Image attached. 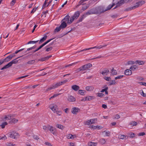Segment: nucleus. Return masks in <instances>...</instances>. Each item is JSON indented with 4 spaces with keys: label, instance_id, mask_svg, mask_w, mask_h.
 I'll use <instances>...</instances> for the list:
<instances>
[{
    "label": "nucleus",
    "instance_id": "obj_58",
    "mask_svg": "<svg viewBox=\"0 0 146 146\" xmlns=\"http://www.w3.org/2000/svg\"><path fill=\"white\" fill-rule=\"evenodd\" d=\"M36 47V46H34L32 47H30V48H28L27 49V51H29L31 50H32L33 49H35Z\"/></svg>",
    "mask_w": 146,
    "mask_h": 146
},
{
    "label": "nucleus",
    "instance_id": "obj_49",
    "mask_svg": "<svg viewBox=\"0 0 146 146\" xmlns=\"http://www.w3.org/2000/svg\"><path fill=\"white\" fill-rule=\"evenodd\" d=\"M100 141L101 143L103 144H104L106 142V141L104 138H102L100 140Z\"/></svg>",
    "mask_w": 146,
    "mask_h": 146
},
{
    "label": "nucleus",
    "instance_id": "obj_37",
    "mask_svg": "<svg viewBox=\"0 0 146 146\" xmlns=\"http://www.w3.org/2000/svg\"><path fill=\"white\" fill-rule=\"evenodd\" d=\"M137 124V123L134 121H131L129 124V125H131L132 126H136Z\"/></svg>",
    "mask_w": 146,
    "mask_h": 146
},
{
    "label": "nucleus",
    "instance_id": "obj_29",
    "mask_svg": "<svg viewBox=\"0 0 146 146\" xmlns=\"http://www.w3.org/2000/svg\"><path fill=\"white\" fill-rule=\"evenodd\" d=\"M50 127V125H49L47 126H44L43 127V129L45 131H47L48 130H49Z\"/></svg>",
    "mask_w": 146,
    "mask_h": 146
},
{
    "label": "nucleus",
    "instance_id": "obj_13",
    "mask_svg": "<svg viewBox=\"0 0 146 146\" xmlns=\"http://www.w3.org/2000/svg\"><path fill=\"white\" fill-rule=\"evenodd\" d=\"M80 111V109L76 107H74L72 108L71 112L74 114H76L78 112Z\"/></svg>",
    "mask_w": 146,
    "mask_h": 146
},
{
    "label": "nucleus",
    "instance_id": "obj_17",
    "mask_svg": "<svg viewBox=\"0 0 146 146\" xmlns=\"http://www.w3.org/2000/svg\"><path fill=\"white\" fill-rule=\"evenodd\" d=\"M145 3V1H141L137 2L136 5L135 6V8L138 7L139 6L142 5Z\"/></svg>",
    "mask_w": 146,
    "mask_h": 146
},
{
    "label": "nucleus",
    "instance_id": "obj_46",
    "mask_svg": "<svg viewBox=\"0 0 146 146\" xmlns=\"http://www.w3.org/2000/svg\"><path fill=\"white\" fill-rule=\"evenodd\" d=\"M6 145L7 146H15V144L11 143V142H7L6 143Z\"/></svg>",
    "mask_w": 146,
    "mask_h": 146
},
{
    "label": "nucleus",
    "instance_id": "obj_55",
    "mask_svg": "<svg viewBox=\"0 0 146 146\" xmlns=\"http://www.w3.org/2000/svg\"><path fill=\"white\" fill-rule=\"evenodd\" d=\"M56 114L59 115H61L62 113V112L61 111H56Z\"/></svg>",
    "mask_w": 146,
    "mask_h": 146
},
{
    "label": "nucleus",
    "instance_id": "obj_3",
    "mask_svg": "<svg viewBox=\"0 0 146 146\" xmlns=\"http://www.w3.org/2000/svg\"><path fill=\"white\" fill-rule=\"evenodd\" d=\"M70 16L68 15H67L62 20L61 22H64L65 23L67 22L68 24H70L73 21V19L72 18H71V17L70 18Z\"/></svg>",
    "mask_w": 146,
    "mask_h": 146
},
{
    "label": "nucleus",
    "instance_id": "obj_5",
    "mask_svg": "<svg viewBox=\"0 0 146 146\" xmlns=\"http://www.w3.org/2000/svg\"><path fill=\"white\" fill-rule=\"evenodd\" d=\"M92 14H98L102 13V9L101 7H99L97 8H93L90 9Z\"/></svg>",
    "mask_w": 146,
    "mask_h": 146
},
{
    "label": "nucleus",
    "instance_id": "obj_59",
    "mask_svg": "<svg viewBox=\"0 0 146 146\" xmlns=\"http://www.w3.org/2000/svg\"><path fill=\"white\" fill-rule=\"evenodd\" d=\"M92 13H91V11L90 10L86 12V15H91L92 14Z\"/></svg>",
    "mask_w": 146,
    "mask_h": 146
},
{
    "label": "nucleus",
    "instance_id": "obj_28",
    "mask_svg": "<svg viewBox=\"0 0 146 146\" xmlns=\"http://www.w3.org/2000/svg\"><path fill=\"white\" fill-rule=\"evenodd\" d=\"M91 127L94 129H102V127L101 126H93L92 125L91 126Z\"/></svg>",
    "mask_w": 146,
    "mask_h": 146
},
{
    "label": "nucleus",
    "instance_id": "obj_23",
    "mask_svg": "<svg viewBox=\"0 0 146 146\" xmlns=\"http://www.w3.org/2000/svg\"><path fill=\"white\" fill-rule=\"evenodd\" d=\"M12 55H10L7 57L5 59V62H8L11 60L13 57Z\"/></svg>",
    "mask_w": 146,
    "mask_h": 146
},
{
    "label": "nucleus",
    "instance_id": "obj_24",
    "mask_svg": "<svg viewBox=\"0 0 146 146\" xmlns=\"http://www.w3.org/2000/svg\"><path fill=\"white\" fill-rule=\"evenodd\" d=\"M62 23L60 25L62 29H63L66 27L67 26V24L66 23L64 22H61Z\"/></svg>",
    "mask_w": 146,
    "mask_h": 146
},
{
    "label": "nucleus",
    "instance_id": "obj_6",
    "mask_svg": "<svg viewBox=\"0 0 146 146\" xmlns=\"http://www.w3.org/2000/svg\"><path fill=\"white\" fill-rule=\"evenodd\" d=\"M60 86V83H59V82L56 83H54L52 85L49 87V88L46 90V91H48V90L57 88Z\"/></svg>",
    "mask_w": 146,
    "mask_h": 146
},
{
    "label": "nucleus",
    "instance_id": "obj_21",
    "mask_svg": "<svg viewBox=\"0 0 146 146\" xmlns=\"http://www.w3.org/2000/svg\"><path fill=\"white\" fill-rule=\"evenodd\" d=\"M72 88L75 91H77L79 89L80 87L78 85H74L72 86Z\"/></svg>",
    "mask_w": 146,
    "mask_h": 146
},
{
    "label": "nucleus",
    "instance_id": "obj_45",
    "mask_svg": "<svg viewBox=\"0 0 146 146\" xmlns=\"http://www.w3.org/2000/svg\"><path fill=\"white\" fill-rule=\"evenodd\" d=\"M85 91L83 90H79L78 91V93L81 95H84Z\"/></svg>",
    "mask_w": 146,
    "mask_h": 146
},
{
    "label": "nucleus",
    "instance_id": "obj_57",
    "mask_svg": "<svg viewBox=\"0 0 146 146\" xmlns=\"http://www.w3.org/2000/svg\"><path fill=\"white\" fill-rule=\"evenodd\" d=\"M47 1V0H45L44 3L43 4L42 7V9H44L46 7V2Z\"/></svg>",
    "mask_w": 146,
    "mask_h": 146
},
{
    "label": "nucleus",
    "instance_id": "obj_63",
    "mask_svg": "<svg viewBox=\"0 0 146 146\" xmlns=\"http://www.w3.org/2000/svg\"><path fill=\"white\" fill-rule=\"evenodd\" d=\"M145 135V133L144 132H141L139 133L138 136H143Z\"/></svg>",
    "mask_w": 146,
    "mask_h": 146
},
{
    "label": "nucleus",
    "instance_id": "obj_18",
    "mask_svg": "<svg viewBox=\"0 0 146 146\" xmlns=\"http://www.w3.org/2000/svg\"><path fill=\"white\" fill-rule=\"evenodd\" d=\"M80 14V12L79 11H76L74 15L71 17L73 19V21L75 19H77L79 16Z\"/></svg>",
    "mask_w": 146,
    "mask_h": 146
},
{
    "label": "nucleus",
    "instance_id": "obj_8",
    "mask_svg": "<svg viewBox=\"0 0 146 146\" xmlns=\"http://www.w3.org/2000/svg\"><path fill=\"white\" fill-rule=\"evenodd\" d=\"M49 108L51 109L53 112H56V110H58V106L56 104H51L49 106Z\"/></svg>",
    "mask_w": 146,
    "mask_h": 146
},
{
    "label": "nucleus",
    "instance_id": "obj_60",
    "mask_svg": "<svg viewBox=\"0 0 146 146\" xmlns=\"http://www.w3.org/2000/svg\"><path fill=\"white\" fill-rule=\"evenodd\" d=\"M16 2L15 0H13L10 3L11 5L12 6H13Z\"/></svg>",
    "mask_w": 146,
    "mask_h": 146
},
{
    "label": "nucleus",
    "instance_id": "obj_19",
    "mask_svg": "<svg viewBox=\"0 0 146 146\" xmlns=\"http://www.w3.org/2000/svg\"><path fill=\"white\" fill-rule=\"evenodd\" d=\"M132 72L131 70L127 69L125 70L124 72V74L126 76H129L131 74Z\"/></svg>",
    "mask_w": 146,
    "mask_h": 146
},
{
    "label": "nucleus",
    "instance_id": "obj_11",
    "mask_svg": "<svg viewBox=\"0 0 146 146\" xmlns=\"http://www.w3.org/2000/svg\"><path fill=\"white\" fill-rule=\"evenodd\" d=\"M102 48V45H100V46H95L90 48L84 49H83V50H80V51H79L78 52H82V51L90 50L91 49H94V48H97V49H100Z\"/></svg>",
    "mask_w": 146,
    "mask_h": 146
},
{
    "label": "nucleus",
    "instance_id": "obj_16",
    "mask_svg": "<svg viewBox=\"0 0 146 146\" xmlns=\"http://www.w3.org/2000/svg\"><path fill=\"white\" fill-rule=\"evenodd\" d=\"M109 71L108 69L107 68H105L103 70L101 73L104 76L107 75L108 73H109Z\"/></svg>",
    "mask_w": 146,
    "mask_h": 146
},
{
    "label": "nucleus",
    "instance_id": "obj_64",
    "mask_svg": "<svg viewBox=\"0 0 146 146\" xmlns=\"http://www.w3.org/2000/svg\"><path fill=\"white\" fill-rule=\"evenodd\" d=\"M36 9H37L36 7H35V8H34L33 9L32 11H31V13H34L36 11Z\"/></svg>",
    "mask_w": 146,
    "mask_h": 146
},
{
    "label": "nucleus",
    "instance_id": "obj_41",
    "mask_svg": "<svg viewBox=\"0 0 146 146\" xmlns=\"http://www.w3.org/2000/svg\"><path fill=\"white\" fill-rule=\"evenodd\" d=\"M115 84L116 82H115V80H113L111 81L110 82H109L108 83V84H109L110 85Z\"/></svg>",
    "mask_w": 146,
    "mask_h": 146
},
{
    "label": "nucleus",
    "instance_id": "obj_44",
    "mask_svg": "<svg viewBox=\"0 0 146 146\" xmlns=\"http://www.w3.org/2000/svg\"><path fill=\"white\" fill-rule=\"evenodd\" d=\"M61 29H62L60 26L58 27H57L54 30V32H58Z\"/></svg>",
    "mask_w": 146,
    "mask_h": 146
},
{
    "label": "nucleus",
    "instance_id": "obj_42",
    "mask_svg": "<svg viewBox=\"0 0 146 146\" xmlns=\"http://www.w3.org/2000/svg\"><path fill=\"white\" fill-rule=\"evenodd\" d=\"M35 60H32L29 61L27 62V64H32L35 63Z\"/></svg>",
    "mask_w": 146,
    "mask_h": 146
},
{
    "label": "nucleus",
    "instance_id": "obj_56",
    "mask_svg": "<svg viewBox=\"0 0 146 146\" xmlns=\"http://www.w3.org/2000/svg\"><path fill=\"white\" fill-rule=\"evenodd\" d=\"M114 117V119H118L120 117V116L118 114H116L115 115Z\"/></svg>",
    "mask_w": 146,
    "mask_h": 146
},
{
    "label": "nucleus",
    "instance_id": "obj_9",
    "mask_svg": "<svg viewBox=\"0 0 146 146\" xmlns=\"http://www.w3.org/2000/svg\"><path fill=\"white\" fill-rule=\"evenodd\" d=\"M97 120V119H91L88 120L85 122V124L87 125H89L95 123V121Z\"/></svg>",
    "mask_w": 146,
    "mask_h": 146
},
{
    "label": "nucleus",
    "instance_id": "obj_39",
    "mask_svg": "<svg viewBox=\"0 0 146 146\" xmlns=\"http://www.w3.org/2000/svg\"><path fill=\"white\" fill-rule=\"evenodd\" d=\"M111 73L112 75H116L117 74V72L116 70H114L113 68L111 70Z\"/></svg>",
    "mask_w": 146,
    "mask_h": 146
},
{
    "label": "nucleus",
    "instance_id": "obj_7",
    "mask_svg": "<svg viewBox=\"0 0 146 146\" xmlns=\"http://www.w3.org/2000/svg\"><path fill=\"white\" fill-rule=\"evenodd\" d=\"M14 116L13 115H7L3 116L2 118V120L3 121L6 120L7 121L9 120H10Z\"/></svg>",
    "mask_w": 146,
    "mask_h": 146
},
{
    "label": "nucleus",
    "instance_id": "obj_32",
    "mask_svg": "<svg viewBox=\"0 0 146 146\" xmlns=\"http://www.w3.org/2000/svg\"><path fill=\"white\" fill-rule=\"evenodd\" d=\"M103 133L105 134V136H109L110 135V132L108 131H105L103 132Z\"/></svg>",
    "mask_w": 146,
    "mask_h": 146
},
{
    "label": "nucleus",
    "instance_id": "obj_36",
    "mask_svg": "<svg viewBox=\"0 0 146 146\" xmlns=\"http://www.w3.org/2000/svg\"><path fill=\"white\" fill-rule=\"evenodd\" d=\"M7 125V123L6 122L3 123L0 126L1 128L3 129L5 128V126Z\"/></svg>",
    "mask_w": 146,
    "mask_h": 146
},
{
    "label": "nucleus",
    "instance_id": "obj_52",
    "mask_svg": "<svg viewBox=\"0 0 146 146\" xmlns=\"http://www.w3.org/2000/svg\"><path fill=\"white\" fill-rule=\"evenodd\" d=\"M124 76L123 75H119L115 77V80H117V79H121Z\"/></svg>",
    "mask_w": 146,
    "mask_h": 146
},
{
    "label": "nucleus",
    "instance_id": "obj_50",
    "mask_svg": "<svg viewBox=\"0 0 146 146\" xmlns=\"http://www.w3.org/2000/svg\"><path fill=\"white\" fill-rule=\"evenodd\" d=\"M60 94H54L53 96H52L50 98L49 100H50L51 99L53 98H54L55 97H56L57 96H58Z\"/></svg>",
    "mask_w": 146,
    "mask_h": 146
},
{
    "label": "nucleus",
    "instance_id": "obj_30",
    "mask_svg": "<svg viewBox=\"0 0 146 146\" xmlns=\"http://www.w3.org/2000/svg\"><path fill=\"white\" fill-rule=\"evenodd\" d=\"M80 62V61H78L76 62H74V63H72L71 64H68V65H66L65 66V68H66V67H69V66H72L73 65H74L76 64L77 63H78V62Z\"/></svg>",
    "mask_w": 146,
    "mask_h": 146
},
{
    "label": "nucleus",
    "instance_id": "obj_25",
    "mask_svg": "<svg viewBox=\"0 0 146 146\" xmlns=\"http://www.w3.org/2000/svg\"><path fill=\"white\" fill-rule=\"evenodd\" d=\"M18 120L15 118H13L11 119L9 121V123H15L18 121Z\"/></svg>",
    "mask_w": 146,
    "mask_h": 146
},
{
    "label": "nucleus",
    "instance_id": "obj_10",
    "mask_svg": "<svg viewBox=\"0 0 146 146\" xmlns=\"http://www.w3.org/2000/svg\"><path fill=\"white\" fill-rule=\"evenodd\" d=\"M115 5V3H113V4L111 5H108L106 9H104L103 8H101L102 9V13H103L104 12L110 9L111 8H112L114 5Z\"/></svg>",
    "mask_w": 146,
    "mask_h": 146
},
{
    "label": "nucleus",
    "instance_id": "obj_43",
    "mask_svg": "<svg viewBox=\"0 0 146 146\" xmlns=\"http://www.w3.org/2000/svg\"><path fill=\"white\" fill-rule=\"evenodd\" d=\"M56 127L60 129H62L64 128V126L60 124H57L56 125Z\"/></svg>",
    "mask_w": 146,
    "mask_h": 146
},
{
    "label": "nucleus",
    "instance_id": "obj_48",
    "mask_svg": "<svg viewBox=\"0 0 146 146\" xmlns=\"http://www.w3.org/2000/svg\"><path fill=\"white\" fill-rule=\"evenodd\" d=\"M38 40H37L36 41H30L29 42L27 43V44H35L36 43V42H38Z\"/></svg>",
    "mask_w": 146,
    "mask_h": 146
},
{
    "label": "nucleus",
    "instance_id": "obj_1",
    "mask_svg": "<svg viewBox=\"0 0 146 146\" xmlns=\"http://www.w3.org/2000/svg\"><path fill=\"white\" fill-rule=\"evenodd\" d=\"M92 66V65L90 63H89L84 65L82 66L80 68H78L76 70V72H78L80 71L86 70Z\"/></svg>",
    "mask_w": 146,
    "mask_h": 146
},
{
    "label": "nucleus",
    "instance_id": "obj_47",
    "mask_svg": "<svg viewBox=\"0 0 146 146\" xmlns=\"http://www.w3.org/2000/svg\"><path fill=\"white\" fill-rule=\"evenodd\" d=\"M135 63V62L133 61H128L127 62V65L134 64Z\"/></svg>",
    "mask_w": 146,
    "mask_h": 146
},
{
    "label": "nucleus",
    "instance_id": "obj_54",
    "mask_svg": "<svg viewBox=\"0 0 146 146\" xmlns=\"http://www.w3.org/2000/svg\"><path fill=\"white\" fill-rule=\"evenodd\" d=\"M97 96L100 97H102L104 95V94L101 93H98L97 94Z\"/></svg>",
    "mask_w": 146,
    "mask_h": 146
},
{
    "label": "nucleus",
    "instance_id": "obj_34",
    "mask_svg": "<svg viewBox=\"0 0 146 146\" xmlns=\"http://www.w3.org/2000/svg\"><path fill=\"white\" fill-rule=\"evenodd\" d=\"M125 2L124 1V0H120L117 3L118 5L119 6H121Z\"/></svg>",
    "mask_w": 146,
    "mask_h": 146
},
{
    "label": "nucleus",
    "instance_id": "obj_51",
    "mask_svg": "<svg viewBox=\"0 0 146 146\" xmlns=\"http://www.w3.org/2000/svg\"><path fill=\"white\" fill-rule=\"evenodd\" d=\"M104 79L107 81H110L111 80V77H110L105 76L104 77Z\"/></svg>",
    "mask_w": 146,
    "mask_h": 146
},
{
    "label": "nucleus",
    "instance_id": "obj_26",
    "mask_svg": "<svg viewBox=\"0 0 146 146\" xmlns=\"http://www.w3.org/2000/svg\"><path fill=\"white\" fill-rule=\"evenodd\" d=\"M118 138L119 139H126L127 138V137L124 135H122L120 134L118 136Z\"/></svg>",
    "mask_w": 146,
    "mask_h": 146
},
{
    "label": "nucleus",
    "instance_id": "obj_2",
    "mask_svg": "<svg viewBox=\"0 0 146 146\" xmlns=\"http://www.w3.org/2000/svg\"><path fill=\"white\" fill-rule=\"evenodd\" d=\"M19 57L15 59H14L11 61L7 65L4 66L2 68L1 70H3L4 69L8 68L9 67H11L13 64H15L17 63L18 61V60H17V59Z\"/></svg>",
    "mask_w": 146,
    "mask_h": 146
},
{
    "label": "nucleus",
    "instance_id": "obj_20",
    "mask_svg": "<svg viewBox=\"0 0 146 146\" xmlns=\"http://www.w3.org/2000/svg\"><path fill=\"white\" fill-rule=\"evenodd\" d=\"M66 137L68 139H74V138L76 137V136L75 135H73L71 134H68L66 136Z\"/></svg>",
    "mask_w": 146,
    "mask_h": 146
},
{
    "label": "nucleus",
    "instance_id": "obj_61",
    "mask_svg": "<svg viewBox=\"0 0 146 146\" xmlns=\"http://www.w3.org/2000/svg\"><path fill=\"white\" fill-rule=\"evenodd\" d=\"M7 139V138L5 135H3L1 136V139L3 140H5Z\"/></svg>",
    "mask_w": 146,
    "mask_h": 146
},
{
    "label": "nucleus",
    "instance_id": "obj_38",
    "mask_svg": "<svg viewBox=\"0 0 146 146\" xmlns=\"http://www.w3.org/2000/svg\"><path fill=\"white\" fill-rule=\"evenodd\" d=\"M97 144V143L92 142H90L88 143V145H90V146H96V145Z\"/></svg>",
    "mask_w": 146,
    "mask_h": 146
},
{
    "label": "nucleus",
    "instance_id": "obj_15",
    "mask_svg": "<svg viewBox=\"0 0 146 146\" xmlns=\"http://www.w3.org/2000/svg\"><path fill=\"white\" fill-rule=\"evenodd\" d=\"M94 97L93 96H88L82 99V101H90L92 99H94Z\"/></svg>",
    "mask_w": 146,
    "mask_h": 146
},
{
    "label": "nucleus",
    "instance_id": "obj_31",
    "mask_svg": "<svg viewBox=\"0 0 146 146\" xmlns=\"http://www.w3.org/2000/svg\"><path fill=\"white\" fill-rule=\"evenodd\" d=\"M135 8H136L135 7V6H134L132 7H130L125 9L124 11H130L131 10L134 9H135Z\"/></svg>",
    "mask_w": 146,
    "mask_h": 146
},
{
    "label": "nucleus",
    "instance_id": "obj_53",
    "mask_svg": "<svg viewBox=\"0 0 146 146\" xmlns=\"http://www.w3.org/2000/svg\"><path fill=\"white\" fill-rule=\"evenodd\" d=\"M68 81V80H65L64 81L61 82H59V83H60V86L64 84L65 83L67 82Z\"/></svg>",
    "mask_w": 146,
    "mask_h": 146
},
{
    "label": "nucleus",
    "instance_id": "obj_4",
    "mask_svg": "<svg viewBox=\"0 0 146 146\" xmlns=\"http://www.w3.org/2000/svg\"><path fill=\"white\" fill-rule=\"evenodd\" d=\"M7 135L8 137L13 139L16 138L19 136V134L14 131L9 132Z\"/></svg>",
    "mask_w": 146,
    "mask_h": 146
},
{
    "label": "nucleus",
    "instance_id": "obj_35",
    "mask_svg": "<svg viewBox=\"0 0 146 146\" xmlns=\"http://www.w3.org/2000/svg\"><path fill=\"white\" fill-rule=\"evenodd\" d=\"M137 68H138V67L136 65H134L131 66L130 69H131V70L134 71Z\"/></svg>",
    "mask_w": 146,
    "mask_h": 146
},
{
    "label": "nucleus",
    "instance_id": "obj_62",
    "mask_svg": "<svg viewBox=\"0 0 146 146\" xmlns=\"http://www.w3.org/2000/svg\"><path fill=\"white\" fill-rule=\"evenodd\" d=\"M89 6L87 5L86 6L83 7H82V9H83L84 11L86 9H87L88 7H89Z\"/></svg>",
    "mask_w": 146,
    "mask_h": 146
},
{
    "label": "nucleus",
    "instance_id": "obj_12",
    "mask_svg": "<svg viewBox=\"0 0 146 146\" xmlns=\"http://www.w3.org/2000/svg\"><path fill=\"white\" fill-rule=\"evenodd\" d=\"M67 100L70 102H74L76 101V98L73 96L70 95L68 96Z\"/></svg>",
    "mask_w": 146,
    "mask_h": 146
},
{
    "label": "nucleus",
    "instance_id": "obj_14",
    "mask_svg": "<svg viewBox=\"0 0 146 146\" xmlns=\"http://www.w3.org/2000/svg\"><path fill=\"white\" fill-rule=\"evenodd\" d=\"M49 130L54 135H56V129L52 126H50Z\"/></svg>",
    "mask_w": 146,
    "mask_h": 146
},
{
    "label": "nucleus",
    "instance_id": "obj_27",
    "mask_svg": "<svg viewBox=\"0 0 146 146\" xmlns=\"http://www.w3.org/2000/svg\"><path fill=\"white\" fill-rule=\"evenodd\" d=\"M47 36L46 35L44 36L40 40L39 44H40L41 43L44 41L47 38Z\"/></svg>",
    "mask_w": 146,
    "mask_h": 146
},
{
    "label": "nucleus",
    "instance_id": "obj_40",
    "mask_svg": "<svg viewBox=\"0 0 146 146\" xmlns=\"http://www.w3.org/2000/svg\"><path fill=\"white\" fill-rule=\"evenodd\" d=\"M135 63H137L139 65H143L144 64V62L143 61H139L137 60L135 61Z\"/></svg>",
    "mask_w": 146,
    "mask_h": 146
},
{
    "label": "nucleus",
    "instance_id": "obj_33",
    "mask_svg": "<svg viewBox=\"0 0 146 146\" xmlns=\"http://www.w3.org/2000/svg\"><path fill=\"white\" fill-rule=\"evenodd\" d=\"M45 47L46 48V50L47 52L50 51L52 49V46L49 47V45L46 46Z\"/></svg>",
    "mask_w": 146,
    "mask_h": 146
},
{
    "label": "nucleus",
    "instance_id": "obj_22",
    "mask_svg": "<svg viewBox=\"0 0 146 146\" xmlns=\"http://www.w3.org/2000/svg\"><path fill=\"white\" fill-rule=\"evenodd\" d=\"M86 89L88 91H92L94 89V87L93 86H87L86 87Z\"/></svg>",
    "mask_w": 146,
    "mask_h": 146
}]
</instances>
